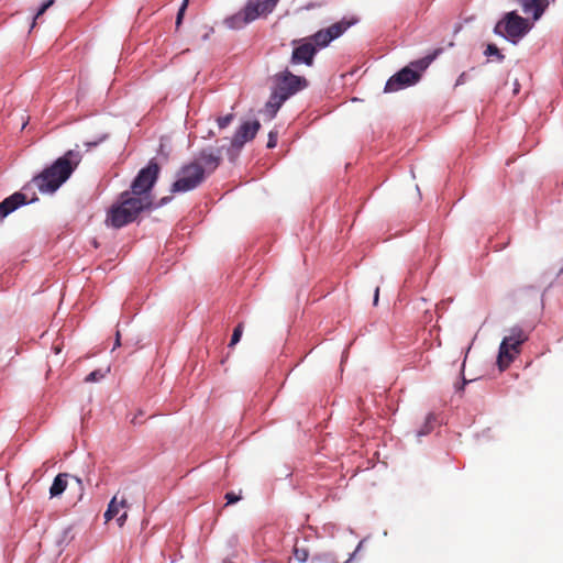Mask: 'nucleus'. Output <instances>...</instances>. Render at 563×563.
<instances>
[{
    "mask_svg": "<svg viewBox=\"0 0 563 563\" xmlns=\"http://www.w3.org/2000/svg\"><path fill=\"white\" fill-rule=\"evenodd\" d=\"M358 23L356 16H344L339 22L321 29L305 41H294L296 45L290 57L291 65L312 66L318 49L327 47L332 41L343 35L351 26Z\"/></svg>",
    "mask_w": 563,
    "mask_h": 563,
    "instance_id": "obj_1",
    "label": "nucleus"
},
{
    "mask_svg": "<svg viewBox=\"0 0 563 563\" xmlns=\"http://www.w3.org/2000/svg\"><path fill=\"white\" fill-rule=\"evenodd\" d=\"M80 161V153L69 150L41 174L34 176L32 183L42 194H53L70 177Z\"/></svg>",
    "mask_w": 563,
    "mask_h": 563,
    "instance_id": "obj_2",
    "label": "nucleus"
},
{
    "mask_svg": "<svg viewBox=\"0 0 563 563\" xmlns=\"http://www.w3.org/2000/svg\"><path fill=\"white\" fill-rule=\"evenodd\" d=\"M80 161V153L69 150L41 174L34 176L32 183L42 194H53L70 177Z\"/></svg>",
    "mask_w": 563,
    "mask_h": 563,
    "instance_id": "obj_3",
    "label": "nucleus"
},
{
    "mask_svg": "<svg viewBox=\"0 0 563 563\" xmlns=\"http://www.w3.org/2000/svg\"><path fill=\"white\" fill-rule=\"evenodd\" d=\"M153 208V201L147 198H137L131 194L122 192L115 203L107 213L106 224L114 229H121L134 222L137 216Z\"/></svg>",
    "mask_w": 563,
    "mask_h": 563,
    "instance_id": "obj_4",
    "label": "nucleus"
},
{
    "mask_svg": "<svg viewBox=\"0 0 563 563\" xmlns=\"http://www.w3.org/2000/svg\"><path fill=\"white\" fill-rule=\"evenodd\" d=\"M439 53L440 51H434L432 54L411 62L408 66L397 71L386 81L384 91L396 92L417 84L421 77V73L429 67Z\"/></svg>",
    "mask_w": 563,
    "mask_h": 563,
    "instance_id": "obj_5",
    "label": "nucleus"
},
{
    "mask_svg": "<svg viewBox=\"0 0 563 563\" xmlns=\"http://www.w3.org/2000/svg\"><path fill=\"white\" fill-rule=\"evenodd\" d=\"M279 0H247L236 13L225 18L224 24L231 30H241L261 16L274 11Z\"/></svg>",
    "mask_w": 563,
    "mask_h": 563,
    "instance_id": "obj_6",
    "label": "nucleus"
},
{
    "mask_svg": "<svg viewBox=\"0 0 563 563\" xmlns=\"http://www.w3.org/2000/svg\"><path fill=\"white\" fill-rule=\"evenodd\" d=\"M533 23L520 16L517 11H510L495 25L494 33L511 44H518L532 29Z\"/></svg>",
    "mask_w": 563,
    "mask_h": 563,
    "instance_id": "obj_7",
    "label": "nucleus"
},
{
    "mask_svg": "<svg viewBox=\"0 0 563 563\" xmlns=\"http://www.w3.org/2000/svg\"><path fill=\"white\" fill-rule=\"evenodd\" d=\"M159 174V166L155 159H151L148 164L142 168L131 184L130 190L124 192L131 194L137 198H151V190L155 185Z\"/></svg>",
    "mask_w": 563,
    "mask_h": 563,
    "instance_id": "obj_8",
    "label": "nucleus"
},
{
    "mask_svg": "<svg viewBox=\"0 0 563 563\" xmlns=\"http://www.w3.org/2000/svg\"><path fill=\"white\" fill-rule=\"evenodd\" d=\"M528 340V335L519 327L510 330V334L505 336L499 345L497 363L500 369H505L519 353L520 345Z\"/></svg>",
    "mask_w": 563,
    "mask_h": 563,
    "instance_id": "obj_9",
    "label": "nucleus"
},
{
    "mask_svg": "<svg viewBox=\"0 0 563 563\" xmlns=\"http://www.w3.org/2000/svg\"><path fill=\"white\" fill-rule=\"evenodd\" d=\"M177 176L176 181L172 185V192L191 191L199 187L207 178L202 170L191 163L184 165Z\"/></svg>",
    "mask_w": 563,
    "mask_h": 563,
    "instance_id": "obj_10",
    "label": "nucleus"
},
{
    "mask_svg": "<svg viewBox=\"0 0 563 563\" xmlns=\"http://www.w3.org/2000/svg\"><path fill=\"white\" fill-rule=\"evenodd\" d=\"M274 87L288 98L301 91L308 86L305 77L294 75L289 69H285L273 76Z\"/></svg>",
    "mask_w": 563,
    "mask_h": 563,
    "instance_id": "obj_11",
    "label": "nucleus"
},
{
    "mask_svg": "<svg viewBox=\"0 0 563 563\" xmlns=\"http://www.w3.org/2000/svg\"><path fill=\"white\" fill-rule=\"evenodd\" d=\"M222 150L223 147L207 146L200 150L190 163L197 165L202 170V174L208 177L220 166Z\"/></svg>",
    "mask_w": 563,
    "mask_h": 563,
    "instance_id": "obj_12",
    "label": "nucleus"
},
{
    "mask_svg": "<svg viewBox=\"0 0 563 563\" xmlns=\"http://www.w3.org/2000/svg\"><path fill=\"white\" fill-rule=\"evenodd\" d=\"M260 129L261 123L258 120L245 121L238 128L228 148L231 161L234 159V152L238 154L246 142L252 141L256 136Z\"/></svg>",
    "mask_w": 563,
    "mask_h": 563,
    "instance_id": "obj_13",
    "label": "nucleus"
},
{
    "mask_svg": "<svg viewBox=\"0 0 563 563\" xmlns=\"http://www.w3.org/2000/svg\"><path fill=\"white\" fill-rule=\"evenodd\" d=\"M27 190L29 187L25 186L22 191H16L0 202V220L7 218L20 207L33 203L37 200L35 192L29 196Z\"/></svg>",
    "mask_w": 563,
    "mask_h": 563,
    "instance_id": "obj_14",
    "label": "nucleus"
},
{
    "mask_svg": "<svg viewBox=\"0 0 563 563\" xmlns=\"http://www.w3.org/2000/svg\"><path fill=\"white\" fill-rule=\"evenodd\" d=\"M520 4L522 12L526 15H532L533 21H538L544 13L548 1L547 0H517Z\"/></svg>",
    "mask_w": 563,
    "mask_h": 563,
    "instance_id": "obj_15",
    "label": "nucleus"
},
{
    "mask_svg": "<svg viewBox=\"0 0 563 563\" xmlns=\"http://www.w3.org/2000/svg\"><path fill=\"white\" fill-rule=\"evenodd\" d=\"M288 99L287 95H283L279 90L273 87L271 97L266 102V109L271 113L272 118L276 115L277 111Z\"/></svg>",
    "mask_w": 563,
    "mask_h": 563,
    "instance_id": "obj_16",
    "label": "nucleus"
},
{
    "mask_svg": "<svg viewBox=\"0 0 563 563\" xmlns=\"http://www.w3.org/2000/svg\"><path fill=\"white\" fill-rule=\"evenodd\" d=\"M67 477H68V474L60 473L54 478V481L49 487L51 498L58 497L66 490Z\"/></svg>",
    "mask_w": 563,
    "mask_h": 563,
    "instance_id": "obj_17",
    "label": "nucleus"
},
{
    "mask_svg": "<svg viewBox=\"0 0 563 563\" xmlns=\"http://www.w3.org/2000/svg\"><path fill=\"white\" fill-rule=\"evenodd\" d=\"M126 507V500L125 499H122L121 501H118L117 500V496H114L109 505H108V508L104 512V519L106 521H110L111 519H113L114 517H117L120 512V509L121 508H124Z\"/></svg>",
    "mask_w": 563,
    "mask_h": 563,
    "instance_id": "obj_18",
    "label": "nucleus"
},
{
    "mask_svg": "<svg viewBox=\"0 0 563 563\" xmlns=\"http://www.w3.org/2000/svg\"><path fill=\"white\" fill-rule=\"evenodd\" d=\"M435 421V416L433 413H429L426 418L424 424L417 431V438H421L423 435L429 434L433 429V422Z\"/></svg>",
    "mask_w": 563,
    "mask_h": 563,
    "instance_id": "obj_19",
    "label": "nucleus"
},
{
    "mask_svg": "<svg viewBox=\"0 0 563 563\" xmlns=\"http://www.w3.org/2000/svg\"><path fill=\"white\" fill-rule=\"evenodd\" d=\"M108 372H109V368L108 369H101V368L95 369L86 376L85 382L86 383L100 382L102 378L106 377Z\"/></svg>",
    "mask_w": 563,
    "mask_h": 563,
    "instance_id": "obj_20",
    "label": "nucleus"
},
{
    "mask_svg": "<svg viewBox=\"0 0 563 563\" xmlns=\"http://www.w3.org/2000/svg\"><path fill=\"white\" fill-rule=\"evenodd\" d=\"M311 563H339L332 553L317 554L311 559Z\"/></svg>",
    "mask_w": 563,
    "mask_h": 563,
    "instance_id": "obj_21",
    "label": "nucleus"
},
{
    "mask_svg": "<svg viewBox=\"0 0 563 563\" xmlns=\"http://www.w3.org/2000/svg\"><path fill=\"white\" fill-rule=\"evenodd\" d=\"M484 54L487 57L495 56L498 62H503L505 59V56L495 44H488Z\"/></svg>",
    "mask_w": 563,
    "mask_h": 563,
    "instance_id": "obj_22",
    "label": "nucleus"
},
{
    "mask_svg": "<svg viewBox=\"0 0 563 563\" xmlns=\"http://www.w3.org/2000/svg\"><path fill=\"white\" fill-rule=\"evenodd\" d=\"M54 3V0L44 1L33 16L31 27H34L36 20Z\"/></svg>",
    "mask_w": 563,
    "mask_h": 563,
    "instance_id": "obj_23",
    "label": "nucleus"
},
{
    "mask_svg": "<svg viewBox=\"0 0 563 563\" xmlns=\"http://www.w3.org/2000/svg\"><path fill=\"white\" fill-rule=\"evenodd\" d=\"M54 3V0L44 1L33 16L31 27H34L36 20Z\"/></svg>",
    "mask_w": 563,
    "mask_h": 563,
    "instance_id": "obj_24",
    "label": "nucleus"
},
{
    "mask_svg": "<svg viewBox=\"0 0 563 563\" xmlns=\"http://www.w3.org/2000/svg\"><path fill=\"white\" fill-rule=\"evenodd\" d=\"M294 555L296 558V560L300 563H303L308 560L309 558V552L308 550L306 549H302V548H295L294 549Z\"/></svg>",
    "mask_w": 563,
    "mask_h": 563,
    "instance_id": "obj_25",
    "label": "nucleus"
},
{
    "mask_svg": "<svg viewBox=\"0 0 563 563\" xmlns=\"http://www.w3.org/2000/svg\"><path fill=\"white\" fill-rule=\"evenodd\" d=\"M233 118H234V115L232 113H229V114L223 115V117H219L217 119L218 126L220 129H225L233 121Z\"/></svg>",
    "mask_w": 563,
    "mask_h": 563,
    "instance_id": "obj_26",
    "label": "nucleus"
},
{
    "mask_svg": "<svg viewBox=\"0 0 563 563\" xmlns=\"http://www.w3.org/2000/svg\"><path fill=\"white\" fill-rule=\"evenodd\" d=\"M242 331H243V327L242 324H238L235 327V329L233 330V333H232V336H231V342H230V346H233L235 345L240 340H241V336H242Z\"/></svg>",
    "mask_w": 563,
    "mask_h": 563,
    "instance_id": "obj_27",
    "label": "nucleus"
},
{
    "mask_svg": "<svg viewBox=\"0 0 563 563\" xmlns=\"http://www.w3.org/2000/svg\"><path fill=\"white\" fill-rule=\"evenodd\" d=\"M188 2L189 0H184L178 12H177V16H176V25L179 26L181 21H183V18H184V14H185V11L188 7Z\"/></svg>",
    "mask_w": 563,
    "mask_h": 563,
    "instance_id": "obj_28",
    "label": "nucleus"
},
{
    "mask_svg": "<svg viewBox=\"0 0 563 563\" xmlns=\"http://www.w3.org/2000/svg\"><path fill=\"white\" fill-rule=\"evenodd\" d=\"M277 139H278V133H277V131H271V132L268 133V141H267V145H266V146H267L268 148H274V147H276V145H277Z\"/></svg>",
    "mask_w": 563,
    "mask_h": 563,
    "instance_id": "obj_29",
    "label": "nucleus"
},
{
    "mask_svg": "<svg viewBox=\"0 0 563 563\" xmlns=\"http://www.w3.org/2000/svg\"><path fill=\"white\" fill-rule=\"evenodd\" d=\"M225 499H227V504L231 505V504L239 501L241 499V497L235 495L233 492H230V493L225 494Z\"/></svg>",
    "mask_w": 563,
    "mask_h": 563,
    "instance_id": "obj_30",
    "label": "nucleus"
},
{
    "mask_svg": "<svg viewBox=\"0 0 563 563\" xmlns=\"http://www.w3.org/2000/svg\"><path fill=\"white\" fill-rule=\"evenodd\" d=\"M108 137L107 134H103L101 137H99L97 141H93V142H87L86 143V146L87 147H95L97 145H99L101 142H103Z\"/></svg>",
    "mask_w": 563,
    "mask_h": 563,
    "instance_id": "obj_31",
    "label": "nucleus"
},
{
    "mask_svg": "<svg viewBox=\"0 0 563 563\" xmlns=\"http://www.w3.org/2000/svg\"><path fill=\"white\" fill-rule=\"evenodd\" d=\"M467 77H468V76H467V74H466V73H462V74L457 77L456 82H455V86H460V85L465 84V82H466V80H467Z\"/></svg>",
    "mask_w": 563,
    "mask_h": 563,
    "instance_id": "obj_32",
    "label": "nucleus"
},
{
    "mask_svg": "<svg viewBox=\"0 0 563 563\" xmlns=\"http://www.w3.org/2000/svg\"><path fill=\"white\" fill-rule=\"evenodd\" d=\"M363 543H364V540H362V541H360V542H358V544H357V547H356L355 551L350 555V558H349L344 563H350V562L353 560V558H354V555L356 554V552H358V551L361 550V548H362Z\"/></svg>",
    "mask_w": 563,
    "mask_h": 563,
    "instance_id": "obj_33",
    "label": "nucleus"
},
{
    "mask_svg": "<svg viewBox=\"0 0 563 563\" xmlns=\"http://www.w3.org/2000/svg\"><path fill=\"white\" fill-rule=\"evenodd\" d=\"M128 518L126 512H123L121 516L117 518V522L120 527H122Z\"/></svg>",
    "mask_w": 563,
    "mask_h": 563,
    "instance_id": "obj_34",
    "label": "nucleus"
},
{
    "mask_svg": "<svg viewBox=\"0 0 563 563\" xmlns=\"http://www.w3.org/2000/svg\"><path fill=\"white\" fill-rule=\"evenodd\" d=\"M471 380H467L464 376H463V380H462V384L461 385H457L455 386V389L456 391H462L465 387V385H467Z\"/></svg>",
    "mask_w": 563,
    "mask_h": 563,
    "instance_id": "obj_35",
    "label": "nucleus"
},
{
    "mask_svg": "<svg viewBox=\"0 0 563 563\" xmlns=\"http://www.w3.org/2000/svg\"><path fill=\"white\" fill-rule=\"evenodd\" d=\"M378 297H379V287H376L375 292H374V305H377Z\"/></svg>",
    "mask_w": 563,
    "mask_h": 563,
    "instance_id": "obj_36",
    "label": "nucleus"
},
{
    "mask_svg": "<svg viewBox=\"0 0 563 563\" xmlns=\"http://www.w3.org/2000/svg\"><path fill=\"white\" fill-rule=\"evenodd\" d=\"M170 200V197L162 198L161 202L157 206L166 205Z\"/></svg>",
    "mask_w": 563,
    "mask_h": 563,
    "instance_id": "obj_37",
    "label": "nucleus"
},
{
    "mask_svg": "<svg viewBox=\"0 0 563 563\" xmlns=\"http://www.w3.org/2000/svg\"><path fill=\"white\" fill-rule=\"evenodd\" d=\"M120 344H121V343H120V332L118 331V332H117V336H115L114 347L120 346Z\"/></svg>",
    "mask_w": 563,
    "mask_h": 563,
    "instance_id": "obj_38",
    "label": "nucleus"
},
{
    "mask_svg": "<svg viewBox=\"0 0 563 563\" xmlns=\"http://www.w3.org/2000/svg\"><path fill=\"white\" fill-rule=\"evenodd\" d=\"M73 478L77 482V484L79 485V487L82 486V481L81 478L77 477V476H73Z\"/></svg>",
    "mask_w": 563,
    "mask_h": 563,
    "instance_id": "obj_39",
    "label": "nucleus"
}]
</instances>
